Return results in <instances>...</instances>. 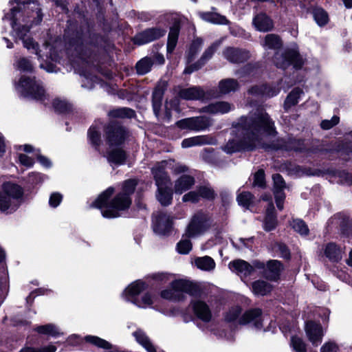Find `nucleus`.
Wrapping results in <instances>:
<instances>
[{
	"label": "nucleus",
	"mask_w": 352,
	"mask_h": 352,
	"mask_svg": "<svg viewBox=\"0 0 352 352\" xmlns=\"http://www.w3.org/2000/svg\"><path fill=\"white\" fill-rule=\"evenodd\" d=\"M277 135L275 122L263 107H258L248 117L243 116V151H270L265 144H271L272 142H265L263 138H275Z\"/></svg>",
	"instance_id": "obj_1"
},
{
	"label": "nucleus",
	"mask_w": 352,
	"mask_h": 352,
	"mask_svg": "<svg viewBox=\"0 0 352 352\" xmlns=\"http://www.w3.org/2000/svg\"><path fill=\"white\" fill-rule=\"evenodd\" d=\"M137 184L135 179L126 180L122 184V191L108 202L109 198L114 192V188L110 187L98 197L93 206L99 208H104L102 214L104 217H117L120 216V211L126 210L131 206V195L134 192Z\"/></svg>",
	"instance_id": "obj_2"
},
{
	"label": "nucleus",
	"mask_w": 352,
	"mask_h": 352,
	"mask_svg": "<svg viewBox=\"0 0 352 352\" xmlns=\"http://www.w3.org/2000/svg\"><path fill=\"white\" fill-rule=\"evenodd\" d=\"M274 65L280 69L285 70L289 67L296 71L301 70L306 63V58L300 54L298 47H287L280 54L276 52L272 57Z\"/></svg>",
	"instance_id": "obj_3"
},
{
	"label": "nucleus",
	"mask_w": 352,
	"mask_h": 352,
	"mask_svg": "<svg viewBox=\"0 0 352 352\" xmlns=\"http://www.w3.org/2000/svg\"><path fill=\"white\" fill-rule=\"evenodd\" d=\"M22 195L23 190L19 185L11 182L3 184L0 192V210H15L19 205V199Z\"/></svg>",
	"instance_id": "obj_4"
},
{
	"label": "nucleus",
	"mask_w": 352,
	"mask_h": 352,
	"mask_svg": "<svg viewBox=\"0 0 352 352\" xmlns=\"http://www.w3.org/2000/svg\"><path fill=\"white\" fill-rule=\"evenodd\" d=\"M270 148V151H284L287 152L294 151L296 153H311V148H307L305 140L289 136L287 139L279 138L272 141L271 144H265Z\"/></svg>",
	"instance_id": "obj_5"
},
{
	"label": "nucleus",
	"mask_w": 352,
	"mask_h": 352,
	"mask_svg": "<svg viewBox=\"0 0 352 352\" xmlns=\"http://www.w3.org/2000/svg\"><path fill=\"white\" fill-rule=\"evenodd\" d=\"M17 89L24 96H30L38 100H44L47 98L41 82L36 81L34 78L21 77Z\"/></svg>",
	"instance_id": "obj_6"
},
{
	"label": "nucleus",
	"mask_w": 352,
	"mask_h": 352,
	"mask_svg": "<svg viewBox=\"0 0 352 352\" xmlns=\"http://www.w3.org/2000/svg\"><path fill=\"white\" fill-rule=\"evenodd\" d=\"M211 226L210 217L202 212H197L191 217L185 230V236L195 237L204 234Z\"/></svg>",
	"instance_id": "obj_7"
},
{
	"label": "nucleus",
	"mask_w": 352,
	"mask_h": 352,
	"mask_svg": "<svg viewBox=\"0 0 352 352\" xmlns=\"http://www.w3.org/2000/svg\"><path fill=\"white\" fill-rule=\"evenodd\" d=\"M312 153H320L328 155L329 160H333L335 155L349 156L352 154V143L344 142H334L327 145L326 147L316 146L311 148Z\"/></svg>",
	"instance_id": "obj_8"
},
{
	"label": "nucleus",
	"mask_w": 352,
	"mask_h": 352,
	"mask_svg": "<svg viewBox=\"0 0 352 352\" xmlns=\"http://www.w3.org/2000/svg\"><path fill=\"white\" fill-rule=\"evenodd\" d=\"M105 136L109 148L122 144L126 136V129L116 123H110L105 128Z\"/></svg>",
	"instance_id": "obj_9"
},
{
	"label": "nucleus",
	"mask_w": 352,
	"mask_h": 352,
	"mask_svg": "<svg viewBox=\"0 0 352 352\" xmlns=\"http://www.w3.org/2000/svg\"><path fill=\"white\" fill-rule=\"evenodd\" d=\"M176 124L181 129L199 131L208 129L212 124V122L208 117L197 116L180 120Z\"/></svg>",
	"instance_id": "obj_10"
},
{
	"label": "nucleus",
	"mask_w": 352,
	"mask_h": 352,
	"mask_svg": "<svg viewBox=\"0 0 352 352\" xmlns=\"http://www.w3.org/2000/svg\"><path fill=\"white\" fill-rule=\"evenodd\" d=\"M263 311L261 308H251L243 312V327L260 331L263 327Z\"/></svg>",
	"instance_id": "obj_11"
},
{
	"label": "nucleus",
	"mask_w": 352,
	"mask_h": 352,
	"mask_svg": "<svg viewBox=\"0 0 352 352\" xmlns=\"http://www.w3.org/2000/svg\"><path fill=\"white\" fill-rule=\"evenodd\" d=\"M284 270V265L280 261L270 259L265 263V270L261 272V274L266 280L278 282Z\"/></svg>",
	"instance_id": "obj_12"
},
{
	"label": "nucleus",
	"mask_w": 352,
	"mask_h": 352,
	"mask_svg": "<svg viewBox=\"0 0 352 352\" xmlns=\"http://www.w3.org/2000/svg\"><path fill=\"white\" fill-rule=\"evenodd\" d=\"M173 164V160H164L157 162L151 168V173L153 175L157 186L171 185L170 179L166 172V168H168L170 165Z\"/></svg>",
	"instance_id": "obj_13"
},
{
	"label": "nucleus",
	"mask_w": 352,
	"mask_h": 352,
	"mask_svg": "<svg viewBox=\"0 0 352 352\" xmlns=\"http://www.w3.org/2000/svg\"><path fill=\"white\" fill-rule=\"evenodd\" d=\"M190 307L197 319L206 323L212 320V309L206 302L201 299H194L190 301Z\"/></svg>",
	"instance_id": "obj_14"
},
{
	"label": "nucleus",
	"mask_w": 352,
	"mask_h": 352,
	"mask_svg": "<svg viewBox=\"0 0 352 352\" xmlns=\"http://www.w3.org/2000/svg\"><path fill=\"white\" fill-rule=\"evenodd\" d=\"M280 91V88L278 86L271 85L265 82L262 85L251 86L248 90V94L254 97L271 98L276 96Z\"/></svg>",
	"instance_id": "obj_15"
},
{
	"label": "nucleus",
	"mask_w": 352,
	"mask_h": 352,
	"mask_svg": "<svg viewBox=\"0 0 352 352\" xmlns=\"http://www.w3.org/2000/svg\"><path fill=\"white\" fill-rule=\"evenodd\" d=\"M12 28L16 31V34L19 36L20 39L23 40V45L25 48L28 50L32 49L35 51V53L39 56L41 57V55L39 54V52H38V44L35 43L32 38H25L24 36L25 34L29 32L30 27L28 25H23L22 28H19L16 27V23L14 19L15 12L18 10L16 8L12 9Z\"/></svg>",
	"instance_id": "obj_16"
},
{
	"label": "nucleus",
	"mask_w": 352,
	"mask_h": 352,
	"mask_svg": "<svg viewBox=\"0 0 352 352\" xmlns=\"http://www.w3.org/2000/svg\"><path fill=\"white\" fill-rule=\"evenodd\" d=\"M173 227V219L167 214L158 212L153 219V230L159 234L169 233Z\"/></svg>",
	"instance_id": "obj_17"
},
{
	"label": "nucleus",
	"mask_w": 352,
	"mask_h": 352,
	"mask_svg": "<svg viewBox=\"0 0 352 352\" xmlns=\"http://www.w3.org/2000/svg\"><path fill=\"white\" fill-rule=\"evenodd\" d=\"M242 147V127L237 125L233 127L232 131V138L228 141L226 144L222 148L223 150L232 154L240 151Z\"/></svg>",
	"instance_id": "obj_18"
},
{
	"label": "nucleus",
	"mask_w": 352,
	"mask_h": 352,
	"mask_svg": "<svg viewBox=\"0 0 352 352\" xmlns=\"http://www.w3.org/2000/svg\"><path fill=\"white\" fill-rule=\"evenodd\" d=\"M305 331L309 341L314 346H318L322 342V328L319 322L308 320L305 322Z\"/></svg>",
	"instance_id": "obj_19"
},
{
	"label": "nucleus",
	"mask_w": 352,
	"mask_h": 352,
	"mask_svg": "<svg viewBox=\"0 0 352 352\" xmlns=\"http://www.w3.org/2000/svg\"><path fill=\"white\" fill-rule=\"evenodd\" d=\"M166 30L160 28H150L138 34L134 38L135 44L141 45L153 41L163 36Z\"/></svg>",
	"instance_id": "obj_20"
},
{
	"label": "nucleus",
	"mask_w": 352,
	"mask_h": 352,
	"mask_svg": "<svg viewBox=\"0 0 352 352\" xmlns=\"http://www.w3.org/2000/svg\"><path fill=\"white\" fill-rule=\"evenodd\" d=\"M171 287L176 290L177 293L182 294L181 292H184L190 296H197L200 292L197 284L185 279H179L173 281L171 283Z\"/></svg>",
	"instance_id": "obj_21"
},
{
	"label": "nucleus",
	"mask_w": 352,
	"mask_h": 352,
	"mask_svg": "<svg viewBox=\"0 0 352 352\" xmlns=\"http://www.w3.org/2000/svg\"><path fill=\"white\" fill-rule=\"evenodd\" d=\"M278 226L277 214L274 204H267L263 220V230L265 232L274 230Z\"/></svg>",
	"instance_id": "obj_22"
},
{
	"label": "nucleus",
	"mask_w": 352,
	"mask_h": 352,
	"mask_svg": "<svg viewBox=\"0 0 352 352\" xmlns=\"http://www.w3.org/2000/svg\"><path fill=\"white\" fill-rule=\"evenodd\" d=\"M168 86L166 81L158 82L153 93V109L155 116H158L162 107L163 96Z\"/></svg>",
	"instance_id": "obj_23"
},
{
	"label": "nucleus",
	"mask_w": 352,
	"mask_h": 352,
	"mask_svg": "<svg viewBox=\"0 0 352 352\" xmlns=\"http://www.w3.org/2000/svg\"><path fill=\"white\" fill-rule=\"evenodd\" d=\"M180 98L186 100H196L203 99L205 96V91L200 87H192L189 88L180 89L178 91Z\"/></svg>",
	"instance_id": "obj_24"
},
{
	"label": "nucleus",
	"mask_w": 352,
	"mask_h": 352,
	"mask_svg": "<svg viewBox=\"0 0 352 352\" xmlns=\"http://www.w3.org/2000/svg\"><path fill=\"white\" fill-rule=\"evenodd\" d=\"M273 285L266 280L258 279L251 283V290L256 296L270 295L273 290Z\"/></svg>",
	"instance_id": "obj_25"
},
{
	"label": "nucleus",
	"mask_w": 352,
	"mask_h": 352,
	"mask_svg": "<svg viewBox=\"0 0 352 352\" xmlns=\"http://www.w3.org/2000/svg\"><path fill=\"white\" fill-rule=\"evenodd\" d=\"M253 23L260 32L271 31L274 27L273 21L265 13L257 14L253 19Z\"/></svg>",
	"instance_id": "obj_26"
},
{
	"label": "nucleus",
	"mask_w": 352,
	"mask_h": 352,
	"mask_svg": "<svg viewBox=\"0 0 352 352\" xmlns=\"http://www.w3.org/2000/svg\"><path fill=\"white\" fill-rule=\"evenodd\" d=\"M324 254L332 263H339L342 259L340 248L336 243H328L325 246Z\"/></svg>",
	"instance_id": "obj_27"
},
{
	"label": "nucleus",
	"mask_w": 352,
	"mask_h": 352,
	"mask_svg": "<svg viewBox=\"0 0 352 352\" xmlns=\"http://www.w3.org/2000/svg\"><path fill=\"white\" fill-rule=\"evenodd\" d=\"M195 184L193 177L184 175L179 177L175 183V192L182 194L190 189Z\"/></svg>",
	"instance_id": "obj_28"
},
{
	"label": "nucleus",
	"mask_w": 352,
	"mask_h": 352,
	"mask_svg": "<svg viewBox=\"0 0 352 352\" xmlns=\"http://www.w3.org/2000/svg\"><path fill=\"white\" fill-rule=\"evenodd\" d=\"M156 197L162 206H166L170 204L173 199L171 185L157 186V193Z\"/></svg>",
	"instance_id": "obj_29"
},
{
	"label": "nucleus",
	"mask_w": 352,
	"mask_h": 352,
	"mask_svg": "<svg viewBox=\"0 0 352 352\" xmlns=\"http://www.w3.org/2000/svg\"><path fill=\"white\" fill-rule=\"evenodd\" d=\"M311 14L316 24L320 27H324L329 22L328 12L320 6H314L311 8Z\"/></svg>",
	"instance_id": "obj_30"
},
{
	"label": "nucleus",
	"mask_w": 352,
	"mask_h": 352,
	"mask_svg": "<svg viewBox=\"0 0 352 352\" xmlns=\"http://www.w3.org/2000/svg\"><path fill=\"white\" fill-rule=\"evenodd\" d=\"M262 45L267 50H278L283 47V42L279 35L268 34L265 36Z\"/></svg>",
	"instance_id": "obj_31"
},
{
	"label": "nucleus",
	"mask_w": 352,
	"mask_h": 352,
	"mask_svg": "<svg viewBox=\"0 0 352 352\" xmlns=\"http://www.w3.org/2000/svg\"><path fill=\"white\" fill-rule=\"evenodd\" d=\"M212 142V138L206 135H199L184 139L182 142L183 148H188L193 146L209 144Z\"/></svg>",
	"instance_id": "obj_32"
},
{
	"label": "nucleus",
	"mask_w": 352,
	"mask_h": 352,
	"mask_svg": "<svg viewBox=\"0 0 352 352\" xmlns=\"http://www.w3.org/2000/svg\"><path fill=\"white\" fill-rule=\"evenodd\" d=\"M204 111L209 113H226L232 109L231 104L227 102H217L204 107Z\"/></svg>",
	"instance_id": "obj_33"
},
{
	"label": "nucleus",
	"mask_w": 352,
	"mask_h": 352,
	"mask_svg": "<svg viewBox=\"0 0 352 352\" xmlns=\"http://www.w3.org/2000/svg\"><path fill=\"white\" fill-rule=\"evenodd\" d=\"M302 90L300 87L294 88L287 96L283 107L285 111H288L292 107L296 106L298 103V100Z\"/></svg>",
	"instance_id": "obj_34"
},
{
	"label": "nucleus",
	"mask_w": 352,
	"mask_h": 352,
	"mask_svg": "<svg viewBox=\"0 0 352 352\" xmlns=\"http://www.w3.org/2000/svg\"><path fill=\"white\" fill-rule=\"evenodd\" d=\"M180 30V25L179 22H175L173 25L170 28L167 43V51L171 53L177 43L178 36Z\"/></svg>",
	"instance_id": "obj_35"
},
{
	"label": "nucleus",
	"mask_w": 352,
	"mask_h": 352,
	"mask_svg": "<svg viewBox=\"0 0 352 352\" xmlns=\"http://www.w3.org/2000/svg\"><path fill=\"white\" fill-rule=\"evenodd\" d=\"M107 160L116 164H122L125 162L126 155L120 148L110 149L107 153Z\"/></svg>",
	"instance_id": "obj_36"
},
{
	"label": "nucleus",
	"mask_w": 352,
	"mask_h": 352,
	"mask_svg": "<svg viewBox=\"0 0 352 352\" xmlns=\"http://www.w3.org/2000/svg\"><path fill=\"white\" fill-rule=\"evenodd\" d=\"M238 82L232 78H226L221 80L219 83V93L221 94H227L231 91H234L239 88Z\"/></svg>",
	"instance_id": "obj_37"
},
{
	"label": "nucleus",
	"mask_w": 352,
	"mask_h": 352,
	"mask_svg": "<svg viewBox=\"0 0 352 352\" xmlns=\"http://www.w3.org/2000/svg\"><path fill=\"white\" fill-rule=\"evenodd\" d=\"M223 56L232 63H240L242 57V53L239 48L233 47H226L223 51Z\"/></svg>",
	"instance_id": "obj_38"
},
{
	"label": "nucleus",
	"mask_w": 352,
	"mask_h": 352,
	"mask_svg": "<svg viewBox=\"0 0 352 352\" xmlns=\"http://www.w3.org/2000/svg\"><path fill=\"white\" fill-rule=\"evenodd\" d=\"M195 263L199 269L205 271H210L215 267L214 261L208 256L197 258Z\"/></svg>",
	"instance_id": "obj_39"
},
{
	"label": "nucleus",
	"mask_w": 352,
	"mask_h": 352,
	"mask_svg": "<svg viewBox=\"0 0 352 352\" xmlns=\"http://www.w3.org/2000/svg\"><path fill=\"white\" fill-rule=\"evenodd\" d=\"M262 73L261 64L259 63H248L243 65V77L245 76H251L257 77Z\"/></svg>",
	"instance_id": "obj_40"
},
{
	"label": "nucleus",
	"mask_w": 352,
	"mask_h": 352,
	"mask_svg": "<svg viewBox=\"0 0 352 352\" xmlns=\"http://www.w3.org/2000/svg\"><path fill=\"white\" fill-rule=\"evenodd\" d=\"M137 341L142 344L148 352H156L155 346L150 342L145 333L140 331H136L133 333Z\"/></svg>",
	"instance_id": "obj_41"
},
{
	"label": "nucleus",
	"mask_w": 352,
	"mask_h": 352,
	"mask_svg": "<svg viewBox=\"0 0 352 352\" xmlns=\"http://www.w3.org/2000/svg\"><path fill=\"white\" fill-rule=\"evenodd\" d=\"M289 346L294 352H307V344L297 335L291 336Z\"/></svg>",
	"instance_id": "obj_42"
},
{
	"label": "nucleus",
	"mask_w": 352,
	"mask_h": 352,
	"mask_svg": "<svg viewBox=\"0 0 352 352\" xmlns=\"http://www.w3.org/2000/svg\"><path fill=\"white\" fill-rule=\"evenodd\" d=\"M154 60L151 57H144L139 60L136 64L137 72L140 75L148 73L153 66Z\"/></svg>",
	"instance_id": "obj_43"
},
{
	"label": "nucleus",
	"mask_w": 352,
	"mask_h": 352,
	"mask_svg": "<svg viewBox=\"0 0 352 352\" xmlns=\"http://www.w3.org/2000/svg\"><path fill=\"white\" fill-rule=\"evenodd\" d=\"M200 16L204 21L215 24H226L228 22L225 16L215 12H204Z\"/></svg>",
	"instance_id": "obj_44"
},
{
	"label": "nucleus",
	"mask_w": 352,
	"mask_h": 352,
	"mask_svg": "<svg viewBox=\"0 0 352 352\" xmlns=\"http://www.w3.org/2000/svg\"><path fill=\"white\" fill-rule=\"evenodd\" d=\"M327 173L332 176L339 177L341 180L346 183L352 184V174L346 170H338L336 168H328Z\"/></svg>",
	"instance_id": "obj_45"
},
{
	"label": "nucleus",
	"mask_w": 352,
	"mask_h": 352,
	"mask_svg": "<svg viewBox=\"0 0 352 352\" xmlns=\"http://www.w3.org/2000/svg\"><path fill=\"white\" fill-rule=\"evenodd\" d=\"M108 114L111 118H131L135 116V111L129 108H120L109 111Z\"/></svg>",
	"instance_id": "obj_46"
},
{
	"label": "nucleus",
	"mask_w": 352,
	"mask_h": 352,
	"mask_svg": "<svg viewBox=\"0 0 352 352\" xmlns=\"http://www.w3.org/2000/svg\"><path fill=\"white\" fill-rule=\"evenodd\" d=\"M221 43V41H218L213 43L210 47H208L202 54L201 58L199 60V63H201L204 65L206 61L212 58V55L220 46Z\"/></svg>",
	"instance_id": "obj_47"
},
{
	"label": "nucleus",
	"mask_w": 352,
	"mask_h": 352,
	"mask_svg": "<svg viewBox=\"0 0 352 352\" xmlns=\"http://www.w3.org/2000/svg\"><path fill=\"white\" fill-rule=\"evenodd\" d=\"M292 228L294 231L299 233L301 235H307L309 233V230L302 219H293V221L291 224Z\"/></svg>",
	"instance_id": "obj_48"
},
{
	"label": "nucleus",
	"mask_w": 352,
	"mask_h": 352,
	"mask_svg": "<svg viewBox=\"0 0 352 352\" xmlns=\"http://www.w3.org/2000/svg\"><path fill=\"white\" fill-rule=\"evenodd\" d=\"M161 296L163 298L174 301L184 300L185 298V296L183 294L177 293V292L172 288L171 286L170 289L162 291L161 292Z\"/></svg>",
	"instance_id": "obj_49"
},
{
	"label": "nucleus",
	"mask_w": 352,
	"mask_h": 352,
	"mask_svg": "<svg viewBox=\"0 0 352 352\" xmlns=\"http://www.w3.org/2000/svg\"><path fill=\"white\" fill-rule=\"evenodd\" d=\"M203 45V40L200 38H195L189 49L188 55V61L191 62L195 58V56L200 51Z\"/></svg>",
	"instance_id": "obj_50"
},
{
	"label": "nucleus",
	"mask_w": 352,
	"mask_h": 352,
	"mask_svg": "<svg viewBox=\"0 0 352 352\" xmlns=\"http://www.w3.org/2000/svg\"><path fill=\"white\" fill-rule=\"evenodd\" d=\"M85 340L100 348L109 349L112 347L109 342L97 336H87L85 337Z\"/></svg>",
	"instance_id": "obj_51"
},
{
	"label": "nucleus",
	"mask_w": 352,
	"mask_h": 352,
	"mask_svg": "<svg viewBox=\"0 0 352 352\" xmlns=\"http://www.w3.org/2000/svg\"><path fill=\"white\" fill-rule=\"evenodd\" d=\"M36 330L39 333L50 335L52 336H56L59 335L58 329L52 324L39 326L36 327Z\"/></svg>",
	"instance_id": "obj_52"
},
{
	"label": "nucleus",
	"mask_w": 352,
	"mask_h": 352,
	"mask_svg": "<svg viewBox=\"0 0 352 352\" xmlns=\"http://www.w3.org/2000/svg\"><path fill=\"white\" fill-rule=\"evenodd\" d=\"M253 185L261 188L266 187L265 173L263 169H258L254 173Z\"/></svg>",
	"instance_id": "obj_53"
},
{
	"label": "nucleus",
	"mask_w": 352,
	"mask_h": 352,
	"mask_svg": "<svg viewBox=\"0 0 352 352\" xmlns=\"http://www.w3.org/2000/svg\"><path fill=\"white\" fill-rule=\"evenodd\" d=\"M273 191H284L286 187V183L284 178L280 173H275L272 175Z\"/></svg>",
	"instance_id": "obj_54"
},
{
	"label": "nucleus",
	"mask_w": 352,
	"mask_h": 352,
	"mask_svg": "<svg viewBox=\"0 0 352 352\" xmlns=\"http://www.w3.org/2000/svg\"><path fill=\"white\" fill-rule=\"evenodd\" d=\"M189 237L186 236L185 239H182L177 245V249L179 253L186 254L189 253V252L192 249V243L190 240L188 239Z\"/></svg>",
	"instance_id": "obj_55"
},
{
	"label": "nucleus",
	"mask_w": 352,
	"mask_h": 352,
	"mask_svg": "<svg viewBox=\"0 0 352 352\" xmlns=\"http://www.w3.org/2000/svg\"><path fill=\"white\" fill-rule=\"evenodd\" d=\"M26 3L31 6L30 9L32 11V17L34 18V23L38 24L42 20V15L41 14V8L36 2L32 1V0H27Z\"/></svg>",
	"instance_id": "obj_56"
},
{
	"label": "nucleus",
	"mask_w": 352,
	"mask_h": 352,
	"mask_svg": "<svg viewBox=\"0 0 352 352\" xmlns=\"http://www.w3.org/2000/svg\"><path fill=\"white\" fill-rule=\"evenodd\" d=\"M88 136L91 143L95 146H99L101 142L100 133L95 126L90 127Z\"/></svg>",
	"instance_id": "obj_57"
},
{
	"label": "nucleus",
	"mask_w": 352,
	"mask_h": 352,
	"mask_svg": "<svg viewBox=\"0 0 352 352\" xmlns=\"http://www.w3.org/2000/svg\"><path fill=\"white\" fill-rule=\"evenodd\" d=\"M144 289V284L141 281H135L131 284L126 289V292L131 296L138 295Z\"/></svg>",
	"instance_id": "obj_58"
},
{
	"label": "nucleus",
	"mask_w": 352,
	"mask_h": 352,
	"mask_svg": "<svg viewBox=\"0 0 352 352\" xmlns=\"http://www.w3.org/2000/svg\"><path fill=\"white\" fill-rule=\"evenodd\" d=\"M340 122V117L338 116H333L331 120H323L320 122V127L323 130H329L333 126L338 124Z\"/></svg>",
	"instance_id": "obj_59"
},
{
	"label": "nucleus",
	"mask_w": 352,
	"mask_h": 352,
	"mask_svg": "<svg viewBox=\"0 0 352 352\" xmlns=\"http://www.w3.org/2000/svg\"><path fill=\"white\" fill-rule=\"evenodd\" d=\"M280 257L286 261H290L292 258L291 251L289 247L283 242H279L276 245Z\"/></svg>",
	"instance_id": "obj_60"
},
{
	"label": "nucleus",
	"mask_w": 352,
	"mask_h": 352,
	"mask_svg": "<svg viewBox=\"0 0 352 352\" xmlns=\"http://www.w3.org/2000/svg\"><path fill=\"white\" fill-rule=\"evenodd\" d=\"M56 347L54 345H48L42 348L25 347L19 352H56Z\"/></svg>",
	"instance_id": "obj_61"
},
{
	"label": "nucleus",
	"mask_w": 352,
	"mask_h": 352,
	"mask_svg": "<svg viewBox=\"0 0 352 352\" xmlns=\"http://www.w3.org/2000/svg\"><path fill=\"white\" fill-rule=\"evenodd\" d=\"M275 202L276 204V207L279 210H282L284 208V202L286 197L285 193L284 191H273Z\"/></svg>",
	"instance_id": "obj_62"
},
{
	"label": "nucleus",
	"mask_w": 352,
	"mask_h": 352,
	"mask_svg": "<svg viewBox=\"0 0 352 352\" xmlns=\"http://www.w3.org/2000/svg\"><path fill=\"white\" fill-rule=\"evenodd\" d=\"M17 68L23 72H31L32 65L28 59L22 58L17 62Z\"/></svg>",
	"instance_id": "obj_63"
},
{
	"label": "nucleus",
	"mask_w": 352,
	"mask_h": 352,
	"mask_svg": "<svg viewBox=\"0 0 352 352\" xmlns=\"http://www.w3.org/2000/svg\"><path fill=\"white\" fill-rule=\"evenodd\" d=\"M338 346L334 342H327L320 348V352H336Z\"/></svg>",
	"instance_id": "obj_64"
}]
</instances>
